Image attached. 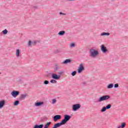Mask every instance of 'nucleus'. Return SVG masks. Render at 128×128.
I'll return each mask as SVG.
<instances>
[{"label":"nucleus","instance_id":"8","mask_svg":"<svg viewBox=\"0 0 128 128\" xmlns=\"http://www.w3.org/2000/svg\"><path fill=\"white\" fill-rule=\"evenodd\" d=\"M18 94H20V92L18 91L14 90L11 92V95L12 96H13V98L17 97Z\"/></svg>","mask_w":128,"mask_h":128},{"label":"nucleus","instance_id":"26","mask_svg":"<svg viewBox=\"0 0 128 128\" xmlns=\"http://www.w3.org/2000/svg\"><path fill=\"white\" fill-rule=\"evenodd\" d=\"M2 32L3 34H8V30L6 29L4 30H3Z\"/></svg>","mask_w":128,"mask_h":128},{"label":"nucleus","instance_id":"7","mask_svg":"<svg viewBox=\"0 0 128 128\" xmlns=\"http://www.w3.org/2000/svg\"><path fill=\"white\" fill-rule=\"evenodd\" d=\"M84 70V65L82 64H80L79 67L78 68V74H80Z\"/></svg>","mask_w":128,"mask_h":128},{"label":"nucleus","instance_id":"1","mask_svg":"<svg viewBox=\"0 0 128 128\" xmlns=\"http://www.w3.org/2000/svg\"><path fill=\"white\" fill-rule=\"evenodd\" d=\"M89 54L90 58H96V56H98V54H100V52H98V49H94V48H91L89 50Z\"/></svg>","mask_w":128,"mask_h":128},{"label":"nucleus","instance_id":"28","mask_svg":"<svg viewBox=\"0 0 128 128\" xmlns=\"http://www.w3.org/2000/svg\"><path fill=\"white\" fill-rule=\"evenodd\" d=\"M76 71L72 72V76H76Z\"/></svg>","mask_w":128,"mask_h":128},{"label":"nucleus","instance_id":"32","mask_svg":"<svg viewBox=\"0 0 128 128\" xmlns=\"http://www.w3.org/2000/svg\"><path fill=\"white\" fill-rule=\"evenodd\" d=\"M32 46V41L30 40L28 42V46Z\"/></svg>","mask_w":128,"mask_h":128},{"label":"nucleus","instance_id":"35","mask_svg":"<svg viewBox=\"0 0 128 128\" xmlns=\"http://www.w3.org/2000/svg\"><path fill=\"white\" fill-rule=\"evenodd\" d=\"M44 128H48V126L46 124L44 126Z\"/></svg>","mask_w":128,"mask_h":128},{"label":"nucleus","instance_id":"2","mask_svg":"<svg viewBox=\"0 0 128 128\" xmlns=\"http://www.w3.org/2000/svg\"><path fill=\"white\" fill-rule=\"evenodd\" d=\"M110 98V96L108 95H105L100 97L98 99L99 102H104V100H108Z\"/></svg>","mask_w":128,"mask_h":128},{"label":"nucleus","instance_id":"10","mask_svg":"<svg viewBox=\"0 0 128 128\" xmlns=\"http://www.w3.org/2000/svg\"><path fill=\"white\" fill-rule=\"evenodd\" d=\"M54 122H58V120L62 119V116L56 115L53 118Z\"/></svg>","mask_w":128,"mask_h":128},{"label":"nucleus","instance_id":"3","mask_svg":"<svg viewBox=\"0 0 128 128\" xmlns=\"http://www.w3.org/2000/svg\"><path fill=\"white\" fill-rule=\"evenodd\" d=\"M70 120V116L68 114L64 116V118L61 121L64 124H66V122Z\"/></svg>","mask_w":128,"mask_h":128},{"label":"nucleus","instance_id":"13","mask_svg":"<svg viewBox=\"0 0 128 128\" xmlns=\"http://www.w3.org/2000/svg\"><path fill=\"white\" fill-rule=\"evenodd\" d=\"M72 62L70 59H66L64 62H62L63 64H70Z\"/></svg>","mask_w":128,"mask_h":128},{"label":"nucleus","instance_id":"31","mask_svg":"<svg viewBox=\"0 0 128 128\" xmlns=\"http://www.w3.org/2000/svg\"><path fill=\"white\" fill-rule=\"evenodd\" d=\"M114 88H118V84H116L114 85Z\"/></svg>","mask_w":128,"mask_h":128},{"label":"nucleus","instance_id":"4","mask_svg":"<svg viewBox=\"0 0 128 128\" xmlns=\"http://www.w3.org/2000/svg\"><path fill=\"white\" fill-rule=\"evenodd\" d=\"M52 78H53V80H58L60 78V76L56 74H52Z\"/></svg>","mask_w":128,"mask_h":128},{"label":"nucleus","instance_id":"24","mask_svg":"<svg viewBox=\"0 0 128 128\" xmlns=\"http://www.w3.org/2000/svg\"><path fill=\"white\" fill-rule=\"evenodd\" d=\"M19 104H20V101L16 100L14 102V106H18Z\"/></svg>","mask_w":128,"mask_h":128},{"label":"nucleus","instance_id":"22","mask_svg":"<svg viewBox=\"0 0 128 128\" xmlns=\"http://www.w3.org/2000/svg\"><path fill=\"white\" fill-rule=\"evenodd\" d=\"M50 82H51V84H56L58 82L56 81V80L52 79L50 80Z\"/></svg>","mask_w":128,"mask_h":128},{"label":"nucleus","instance_id":"19","mask_svg":"<svg viewBox=\"0 0 128 128\" xmlns=\"http://www.w3.org/2000/svg\"><path fill=\"white\" fill-rule=\"evenodd\" d=\"M126 128V123L123 122L121 124V125L119 126L118 128Z\"/></svg>","mask_w":128,"mask_h":128},{"label":"nucleus","instance_id":"5","mask_svg":"<svg viewBox=\"0 0 128 128\" xmlns=\"http://www.w3.org/2000/svg\"><path fill=\"white\" fill-rule=\"evenodd\" d=\"M100 50L103 54H106L108 52V50L106 49V47L104 46V45L102 44L100 48Z\"/></svg>","mask_w":128,"mask_h":128},{"label":"nucleus","instance_id":"11","mask_svg":"<svg viewBox=\"0 0 128 128\" xmlns=\"http://www.w3.org/2000/svg\"><path fill=\"white\" fill-rule=\"evenodd\" d=\"M6 104V101L4 100L0 101V108H2L4 106V104Z\"/></svg>","mask_w":128,"mask_h":128},{"label":"nucleus","instance_id":"27","mask_svg":"<svg viewBox=\"0 0 128 128\" xmlns=\"http://www.w3.org/2000/svg\"><path fill=\"white\" fill-rule=\"evenodd\" d=\"M56 103V100L54 98L52 100V104H54Z\"/></svg>","mask_w":128,"mask_h":128},{"label":"nucleus","instance_id":"33","mask_svg":"<svg viewBox=\"0 0 128 128\" xmlns=\"http://www.w3.org/2000/svg\"><path fill=\"white\" fill-rule=\"evenodd\" d=\"M46 124L48 127L49 126H50V124H52V122H48Z\"/></svg>","mask_w":128,"mask_h":128},{"label":"nucleus","instance_id":"15","mask_svg":"<svg viewBox=\"0 0 128 128\" xmlns=\"http://www.w3.org/2000/svg\"><path fill=\"white\" fill-rule=\"evenodd\" d=\"M16 58H19L20 54V50L18 49L16 50Z\"/></svg>","mask_w":128,"mask_h":128},{"label":"nucleus","instance_id":"30","mask_svg":"<svg viewBox=\"0 0 128 128\" xmlns=\"http://www.w3.org/2000/svg\"><path fill=\"white\" fill-rule=\"evenodd\" d=\"M44 84H48V80H45L44 82Z\"/></svg>","mask_w":128,"mask_h":128},{"label":"nucleus","instance_id":"16","mask_svg":"<svg viewBox=\"0 0 128 128\" xmlns=\"http://www.w3.org/2000/svg\"><path fill=\"white\" fill-rule=\"evenodd\" d=\"M59 68H60V66L58 64H55V68H54V72H58Z\"/></svg>","mask_w":128,"mask_h":128},{"label":"nucleus","instance_id":"6","mask_svg":"<svg viewBox=\"0 0 128 128\" xmlns=\"http://www.w3.org/2000/svg\"><path fill=\"white\" fill-rule=\"evenodd\" d=\"M80 104H74L72 106V110L74 112H76L80 108Z\"/></svg>","mask_w":128,"mask_h":128},{"label":"nucleus","instance_id":"25","mask_svg":"<svg viewBox=\"0 0 128 128\" xmlns=\"http://www.w3.org/2000/svg\"><path fill=\"white\" fill-rule=\"evenodd\" d=\"M106 110H110L112 108V104H108L106 106Z\"/></svg>","mask_w":128,"mask_h":128},{"label":"nucleus","instance_id":"12","mask_svg":"<svg viewBox=\"0 0 128 128\" xmlns=\"http://www.w3.org/2000/svg\"><path fill=\"white\" fill-rule=\"evenodd\" d=\"M26 96H28V94H22L20 96V100H24V98H26Z\"/></svg>","mask_w":128,"mask_h":128},{"label":"nucleus","instance_id":"9","mask_svg":"<svg viewBox=\"0 0 128 128\" xmlns=\"http://www.w3.org/2000/svg\"><path fill=\"white\" fill-rule=\"evenodd\" d=\"M64 124L62 122V121L60 122H58L54 124V126L52 128H60L62 126H64Z\"/></svg>","mask_w":128,"mask_h":128},{"label":"nucleus","instance_id":"36","mask_svg":"<svg viewBox=\"0 0 128 128\" xmlns=\"http://www.w3.org/2000/svg\"><path fill=\"white\" fill-rule=\"evenodd\" d=\"M68 2H74V0H68Z\"/></svg>","mask_w":128,"mask_h":128},{"label":"nucleus","instance_id":"17","mask_svg":"<svg viewBox=\"0 0 128 128\" xmlns=\"http://www.w3.org/2000/svg\"><path fill=\"white\" fill-rule=\"evenodd\" d=\"M44 128L43 124H40V125L36 124L34 127V128Z\"/></svg>","mask_w":128,"mask_h":128},{"label":"nucleus","instance_id":"14","mask_svg":"<svg viewBox=\"0 0 128 128\" xmlns=\"http://www.w3.org/2000/svg\"><path fill=\"white\" fill-rule=\"evenodd\" d=\"M44 104V102H38L35 103V106H42Z\"/></svg>","mask_w":128,"mask_h":128},{"label":"nucleus","instance_id":"21","mask_svg":"<svg viewBox=\"0 0 128 128\" xmlns=\"http://www.w3.org/2000/svg\"><path fill=\"white\" fill-rule=\"evenodd\" d=\"M114 88V84H110L108 85L107 88Z\"/></svg>","mask_w":128,"mask_h":128},{"label":"nucleus","instance_id":"20","mask_svg":"<svg viewBox=\"0 0 128 128\" xmlns=\"http://www.w3.org/2000/svg\"><path fill=\"white\" fill-rule=\"evenodd\" d=\"M100 36H110V33L104 32L100 34Z\"/></svg>","mask_w":128,"mask_h":128},{"label":"nucleus","instance_id":"29","mask_svg":"<svg viewBox=\"0 0 128 128\" xmlns=\"http://www.w3.org/2000/svg\"><path fill=\"white\" fill-rule=\"evenodd\" d=\"M70 48H74V46H76V44H74V43H72L70 44Z\"/></svg>","mask_w":128,"mask_h":128},{"label":"nucleus","instance_id":"37","mask_svg":"<svg viewBox=\"0 0 128 128\" xmlns=\"http://www.w3.org/2000/svg\"><path fill=\"white\" fill-rule=\"evenodd\" d=\"M45 120H48V118H45Z\"/></svg>","mask_w":128,"mask_h":128},{"label":"nucleus","instance_id":"34","mask_svg":"<svg viewBox=\"0 0 128 128\" xmlns=\"http://www.w3.org/2000/svg\"><path fill=\"white\" fill-rule=\"evenodd\" d=\"M60 14H62V16H66V14L65 13H62V12H60Z\"/></svg>","mask_w":128,"mask_h":128},{"label":"nucleus","instance_id":"18","mask_svg":"<svg viewBox=\"0 0 128 128\" xmlns=\"http://www.w3.org/2000/svg\"><path fill=\"white\" fill-rule=\"evenodd\" d=\"M66 34V31L62 30L58 33V36H64Z\"/></svg>","mask_w":128,"mask_h":128},{"label":"nucleus","instance_id":"23","mask_svg":"<svg viewBox=\"0 0 128 128\" xmlns=\"http://www.w3.org/2000/svg\"><path fill=\"white\" fill-rule=\"evenodd\" d=\"M106 110V106H104L102 108V109L100 110L101 112H104Z\"/></svg>","mask_w":128,"mask_h":128},{"label":"nucleus","instance_id":"38","mask_svg":"<svg viewBox=\"0 0 128 128\" xmlns=\"http://www.w3.org/2000/svg\"><path fill=\"white\" fill-rule=\"evenodd\" d=\"M0 74H2V73L0 72Z\"/></svg>","mask_w":128,"mask_h":128}]
</instances>
